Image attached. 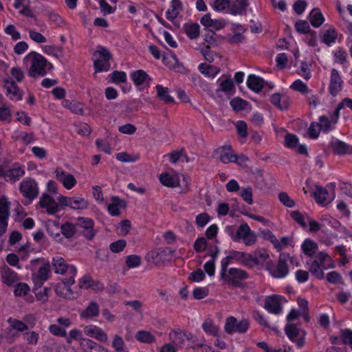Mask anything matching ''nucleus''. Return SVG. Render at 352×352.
<instances>
[{
    "label": "nucleus",
    "instance_id": "nucleus-1",
    "mask_svg": "<svg viewBox=\"0 0 352 352\" xmlns=\"http://www.w3.org/2000/svg\"><path fill=\"white\" fill-rule=\"evenodd\" d=\"M28 75L32 78L44 76L52 65L41 54L36 52H29L23 60Z\"/></svg>",
    "mask_w": 352,
    "mask_h": 352
},
{
    "label": "nucleus",
    "instance_id": "nucleus-2",
    "mask_svg": "<svg viewBox=\"0 0 352 352\" xmlns=\"http://www.w3.org/2000/svg\"><path fill=\"white\" fill-rule=\"evenodd\" d=\"M159 180L162 185L175 188L179 192H186L190 189V181L189 177L173 168L163 171L160 174Z\"/></svg>",
    "mask_w": 352,
    "mask_h": 352
},
{
    "label": "nucleus",
    "instance_id": "nucleus-3",
    "mask_svg": "<svg viewBox=\"0 0 352 352\" xmlns=\"http://www.w3.org/2000/svg\"><path fill=\"white\" fill-rule=\"evenodd\" d=\"M293 259L294 258H292L289 254H280L277 263L267 267L270 276L275 278H285L289 274L287 262L293 263Z\"/></svg>",
    "mask_w": 352,
    "mask_h": 352
},
{
    "label": "nucleus",
    "instance_id": "nucleus-4",
    "mask_svg": "<svg viewBox=\"0 0 352 352\" xmlns=\"http://www.w3.org/2000/svg\"><path fill=\"white\" fill-rule=\"evenodd\" d=\"M52 265L55 273L67 275L69 277V283H74V278L77 274V269L74 265H67L61 256L54 257Z\"/></svg>",
    "mask_w": 352,
    "mask_h": 352
},
{
    "label": "nucleus",
    "instance_id": "nucleus-5",
    "mask_svg": "<svg viewBox=\"0 0 352 352\" xmlns=\"http://www.w3.org/2000/svg\"><path fill=\"white\" fill-rule=\"evenodd\" d=\"M248 274L243 270L236 267L229 268L226 272L220 273V280L224 284L239 287L243 280L247 279Z\"/></svg>",
    "mask_w": 352,
    "mask_h": 352
},
{
    "label": "nucleus",
    "instance_id": "nucleus-6",
    "mask_svg": "<svg viewBox=\"0 0 352 352\" xmlns=\"http://www.w3.org/2000/svg\"><path fill=\"white\" fill-rule=\"evenodd\" d=\"M111 54L108 50L99 47L93 54L94 67L96 72H107L110 68Z\"/></svg>",
    "mask_w": 352,
    "mask_h": 352
},
{
    "label": "nucleus",
    "instance_id": "nucleus-7",
    "mask_svg": "<svg viewBox=\"0 0 352 352\" xmlns=\"http://www.w3.org/2000/svg\"><path fill=\"white\" fill-rule=\"evenodd\" d=\"M217 87L214 91V97L221 100L230 98L235 92L232 80L224 76L219 77L217 80Z\"/></svg>",
    "mask_w": 352,
    "mask_h": 352
},
{
    "label": "nucleus",
    "instance_id": "nucleus-8",
    "mask_svg": "<svg viewBox=\"0 0 352 352\" xmlns=\"http://www.w3.org/2000/svg\"><path fill=\"white\" fill-rule=\"evenodd\" d=\"M38 205L50 215L54 214L63 209V206L58 200V195L55 199L51 195L46 192L41 195Z\"/></svg>",
    "mask_w": 352,
    "mask_h": 352
},
{
    "label": "nucleus",
    "instance_id": "nucleus-9",
    "mask_svg": "<svg viewBox=\"0 0 352 352\" xmlns=\"http://www.w3.org/2000/svg\"><path fill=\"white\" fill-rule=\"evenodd\" d=\"M232 240L235 242L242 241L245 245L251 246L256 243L257 235L247 223H243L237 228L235 235L232 236Z\"/></svg>",
    "mask_w": 352,
    "mask_h": 352
},
{
    "label": "nucleus",
    "instance_id": "nucleus-10",
    "mask_svg": "<svg viewBox=\"0 0 352 352\" xmlns=\"http://www.w3.org/2000/svg\"><path fill=\"white\" fill-rule=\"evenodd\" d=\"M58 200L64 208L74 210H85L89 207V202L82 197H67L58 194Z\"/></svg>",
    "mask_w": 352,
    "mask_h": 352
},
{
    "label": "nucleus",
    "instance_id": "nucleus-11",
    "mask_svg": "<svg viewBox=\"0 0 352 352\" xmlns=\"http://www.w3.org/2000/svg\"><path fill=\"white\" fill-rule=\"evenodd\" d=\"M285 301V298L280 295L267 296L264 298L263 307L269 313L278 315L283 312L282 306Z\"/></svg>",
    "mask_w": 352,
    "mask_h": 352
},
{
    "label": "nucleus",
    "instance_id": "nucleus-12",
    "mask_svg": "<svg viewBox=\"0 0 352 352\" xmlns=\"http://www.w3.org/2000/svg\"><path fill=\"white\" fill-rule=\"evenodd\" d=\"M19 190L24 197L30 201L34 200L38 195V185L31 178L24 179L19 185Z\"/></svg>",
    "mask_w": 352,
    "mask_h": 352
},
{
    "label": "nucleus",
    "instance_id": "nucleus-13",
    "mask_svg": "<svg viewBox=\"0 0 352 352\" xmlns=\"http://www.w3.org/2000/svg\"><path fill=\"white\" fill-rule=\"evenodd\" d=\"M53 174L54 177L62 184L63 188L67 190H72L77 184L78 182L76 177L61 168H55Z\"/></svg>",
    "mask_w": 352,
    "mask_h": 352
},
{
    "label": "nucleus",
    "instance_id": "nucleus-14",
    "mask_svg": "<svg viewBox=\"0 0 352 352\" xmlns=\"http://www.w3.org/2000/svg\"><path fill=\"white\" fill-rule=\"evenodd\" d=\"M76 228L82 230L83 236L88 240H92L96 232L94 230V221L92 219L85 217H79L76 219Z\"/></svg>",
    "mask_w": 352,
    "mask_h": 352
},
{
    "label": "nucleus",
    "instance_id": "nucleus-15",
    "mask_svg": "<svg viewBox=\"0 0 352 352\" xmlns=\"http://www.w3.org/2000/svg\"><path fill=\"white\" fill-rule=\"evenodd\" d=\"M248 327L249 322L248 320L243 319L238 322L233 316L228 317L225 324V331L229 333L234 332L244 333L248 330Z\"/></svg>",
    "mask_w": 352,
    "mask_h": 352
},
{
    "label": "nucleus",
    "instance_id": "nucleus-16",
    "mask_svg": "<svg viewBox=\"0 0 352 352\" xmlns=\"http://www.w3.org/2000/svg\"><path fill=\"white\" fill-rule=\"evenodd\" d=\"M285 332L290 340L295 342L298 347H302L305 344V332L293 324L285 327Z\"/></svg>",
    "mask_w": 352,
    "mask_h": 352
},
{
    "label": "nucleus",
    "instance_id": "nucleus-17",
    "mask_svg": "<svg viewBox=\"0 0 352 352\" xmlns=\"http://www.w3.org/2000/svg\"><path fill=\"white\" fill-rule=\"evenodd\" d=\"M130 77L139 90L147 89L151 82L149 76L143 70L138 69L130 73Z\"/></svg>",
    "mask_w": 352,
    "mask_h": 352
},
{
    "label": "nucleus",
    "instance_id": "nucleus-18",
    "mask_svg": "<svg viewBox=\"0 0 352 352\" xmlns=\"http://www.w3.org/2000/svg\"><path fill=\"white\" fill-rule=\"evenodd\" d=\"M6 96L12 100L20 101L23 99V91L16 83L11 79H5L2 82Z\"/></svg>",
    "mask_w": 352,
    "mask_h": 352
},
{
    "label": "nucleus",
    "instance_id": "nucleus-19",
    "mask_svg": "<svg viewBox=\"0 0 352 352\" xmlns=\"http://www.w3.org/2000/svg\"><path fill=\"white\" fill-rule=\"evenodd\" d=\"M84 333L90 338L100 342L106 343L109 340L107 333L100 327L94 324H88L83 327Z\"/></svg>",
    "mask_w": 352,
    "mask_h": 352
},
{
    "label": "nucleus",
    "instance_id": "nucleus-20",
    "mask_svg": "<svg viewBox=\"0 0 352 352\" xmlns=\"http://www.w3.org/2000/svg\"><path fill=\"white\" fill-rule=\"evenodd\" d=\"M24 175V168L19 164H15L12 168L6 170L0 168V177H3L7 182H15Z\"/></svg>",
    "mask_w": 352,
    "mask_h": 352
},
{
    "label": "nucleus",
    "instance_id": "nucleus-21",
    "mask_svg": "<svg viewBox=\"0 0 352 352\" xmlns=\"http://www.w3.org/2000/svg\"><path fill=\"white\" fill-rule=\"evenodd\" d=\"M312 194L316 201L323 206L331 203L335 198L333 193L330 194L325 188L318 186L314 187Z\"/></svg>",
    "mask_w": 352,
    "mask_h": 352
},
{
    "label": "nucleus",
    "instance_id": "nucleus-22",
    "mask_svg": "<svg viewBox=\"0 0 352 352\" xmlns=\"http://www.w3.org/2000/svg\"><path fill=\"white\" fill-rule=\"evenodd\" d=\"M338 112L335 111L329 116H320L319 118V124L322 131L328 133L333 130L339 119Z\"/></svg>",
    "mask_w": 352,
    "mask_h": 352
},
{
    "label": "nucleus",
    "instance_id": "nucleus-23",
    "mask_svg": "<svg viewBox=\"0 0 352 352\" xmlns=\"http://www.w3.org/2000/svg\"><path fill=\"white\" fill-rule=\"evenodd\" d=\"M168 249L155 248L148 252L146 256V259L155 265L163 263L166 259L167 251Z\"/></svg>",
    "mask_w": 352,
    "mask_h": 352
},
{
    "label": "nucleus",
    "instance_id": "nucleus-24",
    "mask_svg": "<svg viewBox=\"0 0 352 352\" xmlns=\"http://www.w3.org/2000/svg\"><path fill=\"white\" fill-rule=\"evenodd\" d=\"M215 155L223 164L232 162L236 160V155L229 145L218 148L215 151Z\"/></svg>",
    "mask_w": 352,
    "mask_h": 352
},
{
    "label": "nucleus",
    "instance_id": "nucleus-25",
    "mask_svg": "<svg viewBox=\"0 0 352 352\" xmlns=\"http://www.w3.org/2000/svg\"><path fill=\"white\" fill-rule=\"evenodd\" d=\"M107 206L109 213L113 217H116L120 214V210L125 208L126 203L123 199L113 196L111 197L110 201L107 204Z\"/></svg>",
    "mask_w": 352,
    "mask_h": 352
},
{
    "label": "nucleus",
    "instance_id": "nucleus-26",
    "mask_svg": "<svg viewBox=\"0 0 352 352\" xmlns=\"http://www.w3.org/2000/svg\"><path fill=\"white\" fill-rule=\"evenodd\" d=\"M342 80L338 72L333 69L331 74V79L329 83V92L333 96H336L342 89Z\"/></svg>",
    "mask_w": 352,
    "mask_h": 352
},
{
    "label": "nucleus",
    "instance_id": "nucleus-27",
    "mask_svg": "<svg viewBox=\"0 0 352 352\" xmlns=\"http://www.w3.org/2000/svg\"><path fill=\"white\" fill-rule=\"evenodd\" d=\"M182 10V3L180 0H171L169 8L166 12V19L170 21L174 22Z\"/></svg>",
    "mask_w": 352,
    "mask_h": 352
},
{
    "label": "nucleus",
    "instance_id": "nucleus-28",
    "mask_svg": "<svg viewBox=\"0 0 352 352\" xmlns=\"http://www.w3.org/2000/svg\"><path fill=\"white\" fill-rule=\"evenodd\" d=\"M1 274L2 282L9 286L19 282L21 280V278L18 274L10 270L7 266H3L1 268Z\"/></svg>",
    "mask_w": 352,
    "mask_h": 352
},
{
    "label": "nucleus",
    "instance_id": "nucleus-29",
    "mask_svg": "<svg viewBox=\"0 0 352 352\" xmlns=\"http://www.w3.org/2000/svg\"><path fill=\"white\" fill-rule=\"evenodd\" d=\"M286 146L294 149L299 153H306L307 148L305 145L299 144L298 138L296 135L288 133L285 138Z\"/></svg>",
    "mask_w": 352,
    "mask_h": 352
},
{
    "label": "nucleus",
    "instance_id": "nucleus-30",
    "mask_svg": "<svg viewBox=\"0 0 352 352\" xmlns=\"http://www.w3.org/2000/svg\"><path fill=\"white\" fill-rule=\"evenodd\" d=\"M270 258V255L267 250L258 249L250 254V260L249 266L254 265H264Z\"/></svg>",
    "mask_w": 352,
    "mask_h": 352
},
{
    "label": "nucleus",
    "instance_id": "nucleus-31",
    "mask_svg": "<svg viewBox=\"0 0 352 352\" xmlns=\"http://www.w3.org/2000/svg\"><path fill=\"white\" fill-rule=\"evenodd\" d=\"M329 144L331 148L338 155L352 153V146H349L345 142L336 138H333Z\"/></svg>",
    "mask_w": 352,
    "mask_h": 352
},
{
    "label": "nucleus",
    "instance_id": "nucleus-32",
    "mask_svg": "<svg viewBox=\"0 0 352 352\" xmlns=\"http://www.w3.org/2000/svg\"><path fill=\"white\" fill-rule=\"evenodd\" d=\"M248 6V0H235L233 3L230 2V9L226 13L234 16L242 15L245 13Z\"/></svg>",
    "mask_w": 352,
    "mask_h": 352
},
{
    "label": "nucleus",
    "instance_id": "nucleus-33",
    "mask_svg": "<svg viewBox=\"0 0 352 352\" xmlns=\"http://www.w3.org/2000/svg\"><path fill=\"white\" fill-rule=\"evenodd\" d=\"M246 84L250 89L255 93H258L264 86V80L255 74H250L248 76Z\"/></svg>",
    "mask_w": 352,
    "mask_h": 352
},
{
    "label": "nucleus",
    "instance_id": "nucleus-34",
    "mask_svg": "<svg viewBox=\"0 0 352 352\" xmlns=\"http://www.w3.org/2000/svg\"><path fill=\"white\" fill-rule=\"evenodd\" d=\"M47 233L57 242H62L63 238L60 235V226L56 221H48L46 223Z\"/></svg>",
    "mask_w": 352,
    "mask_h": 352
},
{
    "label": "nucleus",
    "instance_id": "nucleus-35",
    "mask_svg": "<svg viewBox=\"0 0 352 352\" xmlns=\"http://www.w3.org/2000/svg\"><path fill=\"white\" fill-rule=\"evenodd\" d=\"M318 248L317 243L309 238L305 239L300 245L302 252L309 257H313Z\"/></svg>",
    "mask_w": 352,
    "mask_h": 352
},
{
    "label": "nucleus",
    "instance_id": "nucleus-36",
    "mask_svg": "<svg viewBox=\"0 0 352 352\" xmlns=\"http://www.w3.org/2000/svg\"><path fill=\"white\" fill-rule=\"evenodd\" d=\"M72 284L73 283H69V278L65 282L58 283L55 287L56 294L65 298H74V293L69 288V285Z\"/></svg>",
    "mask_w": 352,
    "mask_h": 352
},
{
    "label": "nucleus",
    "instance_id": "nucleus-37",
    "mask_svg": "<svg viewBox=\"0 0 352 352\" xmlns=\"http://www.w3.org/2000/svg\"><path fill=\"white\" fill-rule=\"evenodd\" d=\"M169 339L173 346L175 347L182 346L186 339H188V337L186 333L180 330H173L169 333Z\"/></svg>",
    "mask_w": 352,
    "mask_h": 352
},
{
    "label": "nucleus",
    "instance_id": "nucleus-38",
    "mask_svg": "<svg viewBox=\"0 0 352 352\" xmlns=\"http://www.w3.org/2000/svg\"><path fill=\"white\" fill-rule=\"evenodd\" d=\"M316 259L324 270L332 269L335 267L333 259L324 252H319L316 254Z\"/></svg>",
    "mask_w": 352,
    "mask_h": 352
},
{
    "label": "nucleus",
    "instance_id": "nucleus-39",
    "mask_svg": "<svg viewBox=\"0 0 352 352\" xmlns=\"http://www.w3.org/2000/svg\"><path fill=\"white\" fill-rule=\"evenodd\" d=\"M199 70L206 78H214L220 72L221 69L217 66L201 63L199 65Z\"/></svg>",
    "mask_w": 352,
    "mask_h": 352
},
{
    "label": "nucleus",
    "instance_id": "nucleus-40",
    "mask_svg": "<svg viewBox=\"0 0 352 352\" xmlns=\"http://www.w3.org/2000/svg\"><path fill=\"white\" fill-rule=\"evenodd\" d=\"M12 139L15 141H20L24 144H30L34 142V136L32 133L15 130L12 134Z\"/></svg>",
    "mask_w": 352,
    "mask_h": 352
},
{
    "label": "nucleus",
    "instance_id": "nucleus-41",
    "mask_svg": "<svg viewBox=\"0 0 352 352\" xmlns=\"http://www.w3.org/2000/svg\"><path fill=\"white\" fill-rule=\"evenodd\" d=\"M309 21L314 28H319L324 22V16L318 8L313 9L309 14Z\"/></svg>",
    "mask_w": 352,
    "mask_h": 352
},
{
    "label": "nucleus",
    "instance_id": "nucleus-42",
    "mask_svg": "<svg viewBox=\"0 0 352 352\" xmlns=\"http://www.w3.org/2000/svg\"><path fill=\"white\" fill-rule=\"evenodd\" d=\"M99 306L95 302H91L89 305L80 314V318L84 319L92 318L98 316Z\"/></svg>",
    "mask_w": 352,
    "mask_h": 352
},
{
    "label": "nucleus",
    "instance_id": "nucleus-43",
    "mask_svg": "<svg viewBox=\"0 0 352 352\" xmlns=\"http://www.w3.org/2000/svg\"><path fill=\"white\" fill-rule=\"evenodd\" d=\"M331 340L333 344H338L341 342L344 344L350 345L352 344V331L349 329H342L340 331V338L332 336Z\"/></svg>",
    "mask_w": 352,
    "mask_h": 352
},
{
    "label": "nucleus",
    "instance_id": "nucleus-44",
    "mask_svg": "<svg viewBox=\"0 0 352 352\" xmlns=\"http://www.w3.org/2000/svg\"><path fill=\"white\" fill-rule=\"evenodd\" d=\"M135 339L142 343L152 344L156 340L155 336L150 331L140 330L135 335Z\"/></svg>",
    "mask_w": 352,
    "mask_h": 352
},
{
    "label": "nucleus",
    "instance_id": "nucleus-45",
    "mask_svg": "<svg viewBox=\"0 0 352 352\" xmlns=\"http://www.w3.org/2000/svg\"><path fill=\"white\" fill-rule=\"evenodd\" d=\"M270 100L272 104L281 110L286 109L289 106L288 98L287 97L282 98L278 93L273 94Z\"/></svg>",
    "mask_w": 352,
    "mask_h": 352
},
{
    "label": "nucleus",
    "instance_id": "nucleus-46",
    "mask_svg": "<svg viewBox=\"0 0 352 352\" xmlns=\"http://www.w3.org/2000/svg\"><path fill=\"white\" fill-rule=\"evenodd\" d=\"M289 88L294 91L299 92L302 95H308L311 93V90L308 87L307 83L304 82L300 79H296L290 85Z\"/></svg>",
    "mask_w": 352,
    "mask_h": 352
},
{
    "label": "nucleus",
    "instance_id": "nucleus-47",
    "mask_svg": "<svg viewBox=\"0 0 352 352\" xmlns=\"http://www.w3.org/2000/svg\"><path fill=\"white\" fill-rule=\"evenodd\" d=\"M307 268L313 276L318 279H322L324 277L323 270H324L316 259L311 261L310 263H307Z\"/></svg>",
    "mask_w": 352,
    "mask_h": 352
},
{
    "label": "nucleus",
    "instance_id": "nucleus-48",
    "mask_svg": "<svg viewBox=\"0 0 352 352\" xmlns=\"http://www.w3.org/2000/svg\"><path fill=\"white\" fill-rule=\"evenodd\" d=\"M230 254L232 261H236L245 265H250V254L241 251H232Z\"/></svg>",
    "mask_w": 352,
    "mask_h": 352
},
{
    "label": "nucleus",
    "instance_id": "nucleus-49",
    "mask_svg": "<svg viewBox=\"0 0 352 352\" xmlns=\"http://www.w3.org/2000/svg\"><path fill=\"white\" fill-rule=\"evenodd\" d=\"M157 95L158 98L166 103H173L174 98L169 94V91L167 87H164L161 85L156 86Z\"/></svg>",
    "mask_w": 352,
    "mask_h": 352
},
{
    "label": "nucleus",
    "instance_id": "nucleus-50",
    "mask_svg": "<svg viewBox=\"0 0 352 352\" xmlns=\"http://www.w3.org/2000/svg\"><path fill=\"white\" fill-rule=\"evenodd\" d=\"M30 0H14V7L19 10V12L25 15L30 16L31 10L30 9Z\"/></svg>",
    "mask_w": 352,
    "mask_h": 352
},
{
    "label": "nucleus",
    "instance_id": "nucleus-51",
    "mask_svg": "<svg viewBox=\"0 0 352 352\" xmlns=\"http://www.w3.org/2000/svg\"><path fill=\"white\" fill-rule=\"evenodd\" d=\"M219 251L215 248V251L212 254V258L208 261L204 265L205 272L209 276H213L215 274V260Z\"/></svg>",
    "mask_w": 352,
    "mask_h": 352
},
{
    "label": "nucleus",
    "instance_id": "nucleus-52",
    "mask_svg": "<svg viewBox=\"0 0 352 352\" xmlns=\"http://www.w3.org/2000/svg\"><path fill=\"white\" fill-rule=\"evenodd\" d=\"M204 331L209 335L217 336L219 333V327L216 325L212 320L208 318L202 324Z\"/></svg>",
    "mask_w": 352,
    "mask_h": 352
},
{
    "label": "nucleus",
    "instance_id": "nucleus-53",
    "mask_svg": "<svg viewBox=\"0 0 352 352\" xmlns=\"http://www.w3.org/2000/svg\"><path fill=\"white\" fill-rule=\"evenodd\" d=\"M60 232L67 239L72 238L76 232V224L66 222L60 226Z\"/></svg>",
    "mask_w": 352,
    "mask_h": 352
},
{
    "label": "nucleus",
    "instance_id": "nucleus-54",
    "mask_svg": "<svg viewBox=\"0 0 352 352\" xmlns=\"http://www.w3.org/2000/svg\"><path fill=\"white\" fill-rule=\"evenodd\" d=\"M230 0H215L212 4V8L218 12H226L230 9Z\"/></svg>",
    "mask_w": 352,
    "mask_h": 352
},
{
    "label": "nucleus",
    "instance_id": "nucleus-55",
    "mask_svg": "<svg viewBox=\"0 0 352 352\" xmlns=\"http://www.w3.org/2000/svg\"><path fill=\"white\" fill-rule=\"evenodd\" d=\"M230 30L234 34L230 38V41L232 43L239 41L245 28L239 23H232Z\"/></svg>",
    "mask_w": 352,
    "mask_h": 352
},
{
    "label": "nucleus",
    "instance_id": "nucleus-56",
    "mask_svg": "<svg viewBox=\"0 0 352 352\" xmlns=\"http://www.w3.org/2000/svg\"><path fill=\"white\" fill-rule=\"evenodd\" d=\"M62 105L76 114H82L83 112L82 106L79 102L65 100L63 101Z\"/></svg>",
    "mask_w": 352,
    "mask_h": 352
},
{
    "label": "nucleus",
    "instance_id": "nucleus-57",
    "mask_svg": "<svg viewBox=\"0 0 352 352\" xmlns=\"http://www.w3.org/2000/svg\"><path fill=\"white\" fill-rule=\"evenodd\" d=\"M10 74V79L15 82H21L25 78L24 72L19 67H13L9 70Z\"/></svg>",
    "mask_w": 352,
    "mask_h": 352
},
{
    "label": "nucleus",
    "instance_id": "nucleus-58",
    "mask_svg": "<svg viewBox=\"0 0 352 352\" xmlns=\"http://www.w3.org/2000/svg\"><path fill=\"white\" fill-rule=\"evenodd\" d=\"M230 104L232 109L235 111L245 110L249 105L248 102L239 97L234 98L230 101Z\"/></svg>",
    "mask_w": 352,
    "mask_h": 352
},
{
    "label": "nucleus",
    "instance_id": "nucleus-59",
    "mask_svg": "<svg viewBox=\"0 0 352 352\" xmlns=\"http://www.w3.org/2000/svg\"><path fill=\"white\" fill-rule=\"evenodd\" d=\"M310 67H311L310 63H308L307 62L302 61V62H301L300 65L299 66V67L297 70V72L304 79L308 80L311 77Z\"/></svg>",
    "mask_w": 352,
    "mask_h": 352
},
{
    "label": "nucleus",
    "instance_id": "nucleus-60",
    "mask_svg": "<svg viewBox=\"0 0 352 352\" xmlns=\"http://www.w3.org/2000/svg\"><path fill=\"white\" fill-rule=\"evenodd\" d=\"M336 38L337 32L333 28H329L327 30L322 36L323 42L328 45H331V44L334 43Z\"/></svg>",
    "mask_w": 352,
    "mask_h": 352
},
{
    "label": "nucleus",
    "instance_id": "nucleus-61",
    "mask_svg": "<svg viewBox=\"0 0 352 352\" xmlns=\"http://www.w3.org/2000/svg\"><path fill=\"white\" fill-rule=\"evenodd\" d=\"M30 291V288L28 285L25 283H18L14 286V294L15 296H25Z\"/></svg>",
    "mask_w": 352,
    "mask_h": 352
},
{
    "label": "nucleus",
    "instance_id": "nucleus-62",
    "mask_svg": "<svg viewBox=\"0 0 352 352\" xmlns=\"http://www.w3.org/2000/svg\"><path fill=\"white\" fill-rule=\"evenodd\" d=\"M185 32L190 38H196L199 35V26L196 23L186 25Z\"/></svg>",
    "mask_w": 352,
    "mask_h": 352
},
{
    "label": "nucleus",
    "instance_id": "nucleus-63",
    "mask_svg": "<svg viewBox=\"0 0 352 352\" xmlns=\"http://www.w3.org/2000/svg\"><path fill=\"white\" fill-rule=\"evenodd\" d=\"M79 344L80 348L85 352H92L94 349L95 350L96 346H97V343L96 342L85 337L82 339V341Z\"/></svg>",
    "mask_w": 352,
    "mask_h": 352
},
{
    "label": "nucleus",
    "instance_id": "nucleus-64",
    "mask_svg": "<svg viewBox=\"0 0 352 352\" xmlns=\"http://www.w3.org/2000/svg\"><path fill=\"white\" fill-rule=\"evenodd\" d=\"M290 244L291 239L287 236L282 237L280 240L276 238L274 242L273 243L274 248L278 252L289 246Z\"/></svg>",
    "mask_w": 352,
    "mask_h": 352
}]
</instances>
